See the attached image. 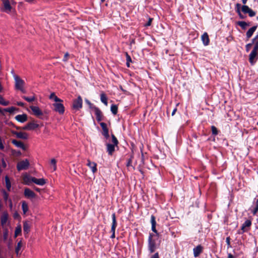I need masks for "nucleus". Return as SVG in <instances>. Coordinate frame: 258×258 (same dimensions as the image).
Here are the masks:
<instances>
[{"label": "nucleus", "instance_id": "de8ad7c7", "mask_svg": "<svg viewBox=\"0 0 258 258\" xmlns=\"http://www.w3.org/2000/svg\"><path fill=\"white\" fill-rule=\"evenodd\" d=\"M4 143L5 141L0 137V150H3L5 149Z\"/></svg>", "mask_w": 258, "mask_h": 258}, {"label": "nucleus", "instance_id": "bf43d9fd", "mask_svg": "<svg viewBox=\"0 0 258 258\" xmlns=\"http://www.w3.org/2000/svg\"><path fill=\"white\" fill-rule=\"evenodd\" d=\"M17 104L18 106H21V107H23L24 106V105H25V104L23 102H17Z\"/></svg>", "mask_w": 258, "mask_h": 258}, {"label": "nucleus", "instance_id": "c85d7f7f", "mask_svg": "<svg viewBox=\"0 0 258 258\" xmlns=\"http://www.w3.org/2000/svg\"><path fill=\"white\" fill-rule=\"evenodd\" d=\"M237 25L239 26L242 29L245 30L247 27L250 25V23H247L245 21H238L237 22Z\"/></svg>", "mask_w": 258, "mask_h": 258}, {"label": "nucleus", "instance_id": "774afa93", "mask_svg": "<svg viewBox=\"0 0 258 258\" xmlns=\"http://www.w3.org/2000/svg\"><path fill=\"white\" fill-rule=\"evenodd\" d=\"M142 162H143V163H144V156L143 153L142 152Z\"/></svg>", "mask_w": 258, "mask_h": 258}, {"label": "nucleus", "instance_id": "864d4df0", "mask_svg": "<svg viewBox=\"0 0 258 258\" xmlns=\"http://www.w3.org/2000/svg\"><path fill=\"white\" fill-rule=\"evenodd\" d=\"M252 42L251 43H248L245 46V48H246V51H248L249 50V49H250L251 46H252Z\"/></svg>", "mask_w": 258, "mask_h": 258}, {"label": "nucleus", "instance_id": "603ef678", "mask_svg": "<svg viewBox=\"0 0 258 258\" xmlns=\"http://www.w3.org/2000/svg\"><path fill=\"white\" fill-rule=\"evenodd\" d=\"M100 125L102 129V131H103L104 130H106L107 129V124L104 123V122H101L100 123Z\"/></svg>", "mask_w": 258, "mask_h": 258}, {"label": "nucleus", "instance_id": "a878e982", "mask_svg": "<svg viewBox=\"0 0 258 258\" xmlns=\"http://www.w3.org/2000/svg\"><path fill=\"white\" fill-rule=\"evenodd\" d=\"M257 55V51L252 50L249 55V61L251 64L253 63V59Z\"/></svg>", "mask_w": 258, "mask_h": 258}, {"label": "nucleus", "instance_id": "ddd939ff", "mask_svg": "<svg viewBox=\"0 0 258 258\" xmlns=\"http://www.w3.org/2000/svg\"><path fill=\"white\" fill-rule=\"evenodd\" d=\"M93 109L95 111V114L96 117V120L98 122L100 121L102 119V112L100 109L97 107L94 106Z\"/></svg>", "mask_w": 258, "mask_h": 258}, {"label": "nucleus", "instance_id": "20e7f679", "mask_svg": "<svg viewBox=\"0 0 258 258\" xmlns=\"http://www.w3.org/2000/svg\"><path fill=\"white\" fill-rule=\"evenodd\" d=\"M13 77L15 80V87L16 90H18L20 89V88L24 87L25 82L24 80L15 74L14 75Z\"/></svg>", "mask_w": 258, "mask_h": 258}, {"label": "nucleus", "instance_id": "dca6fc26", "mask_svg": "<svg viewBox=\"0 0 258 258\" xmlns=\"http://www.w3.org/2000/svg\"><path fill=\"white\" fill-rule=\"evenodd\" d=\"M112 217V225H111V232H115V229L117 226V221L116 219V216L115 214L114 213L111 215Z\"/></svg>", "mask_w": 258, "mask_h": 258}, {"label": "nucleus", "instance_id": "e2e57ef3", "mask_svg": "<svg viewBox=\"0 0 258 258\" xmlns=\"http://www.w3.org/2000/svg\"><path fill=\"white\" fill-rule=\"evenodd\" d=\"M176 111H177V108H176V107L173 109V111H172V114H171V115H172V116H173V115L175 114V112H176Z\"/></svg>", "mask_w": 258, "mask_h": 258}, {"label": "nucleus", "instance_id": "cd10ccee", "mask_svg": "<svg viewBox=\"0 0 258 258\" xmlns=\"http://www.w3.org/2000/svg\"><path fill=\"white\" fill-rule=\"evenodd\" d=\"M22 240H20L18 242L17 245L15 248V252L17 256L20 255L22 253V251H21V248L22 247Z\"/></svg>", "mask_w": 258, "mask_h": 258}, {"label": "nucleus", "instance_id": "052dcab7", "mask_svg": "<svg viewBox=\"0 0 258 258\" xmlns=\"http://www.w3.org/2000/svg\"><path fill=\"white\" fill-rule=\"evenodd\" d=\"M8 237V232L6 231L4 233V240H6Z\"/></svg>", "mask_w": 258, "mask_h": 258}, {"label": "nucleus", "instance_id": "4c0bfd02", "mask_svg": "<svg viewBox=\"0 0 258 258\" xmlns=\"http://www.w3.org/2000/svg\"><path fill=\"white\" fill-rule=\"evenodd\" d=\"M133 158L134 155H131L130 158L127 161L126 165L127 167H132L133 169H135V167L133 166L132 164Z\"/></svg>", "mask_w": 258, "mask_h": 258}, {"label": "nucleus", "instance_id": "423d86ee", "mask_svg": "<svg viewBox=\"0 0 258 258\" xmlns=\"http://www.w3.org/2000/svg\"><path fill=\"white\" fill-rule=\"evenodd\" d=\"M29 166V162L27 159L22 160L18 163L17 168L18 171L27 169Z\"/></svg>", "mask_w": 258, "mask_h": 258}, {"label": "nucleus", "instance_id": "7ed1b4c3", "mask_svg": "<svg viewBox=\"0 0 258 258\" xmlns=\"http://www.w3.org/2000/svg\"><path fill=\"white\" fill-rule=\"evenodd\" d=\"M251 225L252 222L251 220H246L242 224L241 229L237 231V233L239 234H242L245 232H248L250 230Z\"/></svg>", "mask_w": 258, "mask_h": 258}, {"label": "nucleus", "instance_id": "680f3d73", "mask_svg": "<svg viewBox=\"0 0 258 258\" xmlns=\"http://www.w3.org/2000/svg\"><path fill=\"white\" fill-rule=\"evenodd\" d=\"M18 90L21 91L22 93H26V90L24 89V87L20 88V89H19Z\"/></svg>", "mask_w": 258, "mask_h": 258}, {"label": "nucleus", "instance_id": "393cba45", "mask_svg": "<svg viewBox=\"0 0 258 258\" xmlns=\"http://www.w3.org/2000/svg\"><path fill=\"white\" fill-rule=\"evenodd\" d=\"M255 202V206L254 208L251 209V213L253 215H255L258 212V196H256L254 199Z\"/></svg>", "mask_w": 258, "mask_h": 258}, {"label": "nucleus", "instance_id": "338daca9", "mask_svg": "<svg viewBox=\"0 0 258 258\" xmlns=\"http://www.w3.org/2000/svg\"><path fill=\"white\" fill-rule=\"evenodd\" d=\"M86 102L90 105V107H91V105H92V103L88 100H86Z\"/></svg>", "mask_w": 258, "mask_h": 258}, {"label": "nucleus", "instance_id": "c756f323", "mask_svg": "<svg viewBox=\"0 0 258 258\" xmlns=\"http://www.w3.org/2000/svg\"><path fill=\"white\" fill-rule=\"evenodd\" d=\"M254 44V48L253 50L257 51L258 50V34H257L252 39V44Z\"/></svg>", "mask_w": 258, "mask_h": 258}, {"label": "nucleus", "instance_id": "3c124183", "mask_svg": "<svg viewBox=\"0 0 258 258\" xmlns=\"http://www.w3.org/2000/svg\"><path fill=\"white\" fill-rule=\"evenodd\" d=\"M230 240H231V239H230V237L229 236L227 237L226 238V242L227 243L228 247H231Z\"/></svg>", "mask_w": 258, "mask_h": 258}, {"label": "nucleus", "instance_id": "79ce46f5", "mask_svg": "<svg viewBox=\"0 0 258 258\" xmlns=\"http://www.w3.org/2000/svg\"><path fill=\"white\" fill-rule=\"evenodd\" d=\"M102 134L106 140L109 138V131L108 128L102 131Z\"/></svg>", "mask_w": 258, "mask_h": 258}, {"label": "nucleus", "instance_id": "5fc2aeb1", "mask_svg": "<svg viewBox=\"0 0 258 258\" xmlns=\"http://www.w3.org/2000/svg\"><path fill=\"white\" fill-rule=\"evenodd\" d=\"M69 55V54L68 52H67V53H65V54L64 55V57L63 58V59H62L63 61L65 62V61H67L68 60Z\"/></svg>", "mask_w": 258, "mask_h": 258}, {"label": "nucleus", "instance_id": "ea45409f", "mask_svg": "<svg viewBox=\"0 0 258 258\" xmlns=\"http://www.w3.org/2000/svg\"><path fill=\"white\" fill-rule=\"evenodd\" d=\"M9 104V101L5 100L3 96L0 95V104L4 106H7Z\"/></svg>", "mask_w": 258, "mask_h": 258}, {"label": "nucleus", "instance_id": "c03bdc74", "mask_svg": "<svg viewBox=\"0 0 258 258\" xmlns=\"http://www.w3.org/2000/svg\"><path fill=\"white\" fill-rule=\"evenodd\" d=\"M51 164L53 166V171L56 170V161L55 159H52L50 161Z\"/></svg>", "mask_w": 258, "mask_h": 258}, {"label": "nucleus", "instance_id": "a19ab883", "mask_svg": "<svg viewBox=\"0 0 258 258\" xmlns=\"http://www.w3.org/2000/svg\"><path fill=\"white\" fill-rule=\"evenodd\" d=\"M241 11L244 13V14H247L248 12H249V10H250V8H249L248 6L244 5L243 6H242V7L241 6Z\"/></svg>", "mask_w": 258, "mask_h": 258}, {"label": "nucleus", "instance_id": "b1692460", "mask_svg": "<svg viewBox=\"0 0 258 258\" xmlns=\"http://www.w3.org/2000/svg\"><path fill=\"white\" fill-rule=\"evenodd\" d=\"M202 40L204 45L207 46L209 44L210 40L208 34L205 32L202 36Z\"/></svg>", "mask_w": 258, "mask_h": 258}, {"label": "nucleus", "instance_id": "7c9ffc66", "mask_svg": "<svg viewBox=\"0 0 258 258\" xmlns=\"http://www.w3.org/2000/svg\"><path fill=\"white\" fill-rule=\"evenodd\" d=\"M8 219V214L7 213H4L1 217V224L2 225H5L7 222Z\"/></svg>", "mask_w": 258, "mask_h": 258}, {"label": "nucleus", "instance_id": "37998d69", "mask_svg": "<svg viewBox=\"0 0 258 258\" xmlns=\"http://www.w3.org/2000/svg\"><path fill=\"white\" fill-rule=\"evenodd\" d=\"M2 193L3 195V198L5 201V202H7L9 199V194L6 192V191L5 189L2 190Z\"/></svg>", "mask_w": 258, "mask_h": 258}, {"label": "nucleus", "instance_id": "9b49d317", "mask_svg": "<svg viewBox=\"0 0 258 258\" xmlns=\"http://www.w3.org/2000/svg\"><path fill=\"white\" fill-rule=\"evenodd\" d=\"M203 247L199 244L193 249L194 256L195 257H198L200 254L203 252Z\"/></svg>", "mask_w": 258, "mask_h": 258}, {"label": "nucleus", "instance_id": "58836bf2", "mask_svg": "<svg viewBox=\"0 0 258 258\" xmlns=\"http://www.w3.org/2000/svg\"><path fill=\"white\" fill-rule=\"evenodd\" d=\"M22 98L26 101L28 102H32L35 100V97L34 96L31 97H27L25 96H22Z\"/></svg>", "mask_w": 258, "mask_h": 258}, {"label": "nucleus", "instance_id": "09e8293b", "mask_svg": "<svg viewBox=\"0 0 258 258\" xmlns=\"http://www.w3.org/2000/svg\"><path fill=\"white\" fill-rule=\"evenodd\" d=\"M248 16L250 17L254 16L256 14L255 12L253 11L251 9H250L249 12L247 13Z\"/></svg>", "mask_w": 258, "mask_h": 258}, {"label": "nucleus", "instance_id": "69168bd1", "mask_svg": "<svg viewBox=\"0 0 258 258\" xmlns=\"http://www.w3.org/2000/svg\"><path fill=\"white\" fill-rule=\"evenodd\" d=\"M111 233H112V234L110 236V238H112V239H113V238H114L115 237V232H111Z\"/></svg>", "mask_w": 258, "mask_h": 258}, {"label": "nucleus", "instance_id": "f8f14e48", "mask_svg": "<svg viewBox=\"0 0 258 258\" xmlns=\"http://www.w3.org/2000/svg\"><path fill=\"white\" fill-rule=\"evenodd\" d=\"M30 108H31V109L33 112V114L35 116L39 117L40 116L42 115L43 113L38 106H31Z\"/></svg>", "mask_w": 258, "mask_h": 258}, {"label": "nucleus", "instance_id": "f3484780", "mask_svg": "<svg viewBox=\"0 0 258 258\" xmlns=\"http://www.w3.org/2000/svg\"><path fill=\"white\" fill-rule=\"evenodd\" d=\"M235 11L237 13L239 18L241 19H245L246 16H244L242 14L241 12V4H239V3H237L235 5Z\"/></svg>", "mask_w": 258, "mask_h": 258}, {"label": "nucleus", "instance_id": "bb28decb", "mask_svg": "<svg viewBox=\"0 0 258 258\" xmlns=\"http://www.w3.org/2000/svg\"><path fill=\"white\" fill-rule=\"evenodd\" d=\"M30 226L28 221L23 223V231L25 234H27L30 231Z\"/></svg>", "mask_w": 258, "mask_h": 258}, {"label": "nucleus", "instance_id": "aec40b11", "mask_svg": "<svg viewBox=\"0 0 258 258\" xmlns=\"http://www.w3.org/2000/svg\"><path fill=\"white\" fill-rule=\"evenodd\" d=\"M12 143L17 147L20 148L23 150H26L25 146L21 141H17L16 140H13Z\"/></svg>", "mask_w": 258, "mask_h": 258}, {"label": "nucleus", "instance_id": "1a4fd4ad", "mask_svg": "<svg viewBox=\"0 0 258 258\" xmlns=\"http://www.w3.org/2000/svg\"><path fill=\"white\" fill-rule=\"evenodd\" d=\"M151 223L152 225L151 229L153 232L155 233L154 236L157 237H159V233L158 232L157 230L156 229V218L153 215H152L151 216Z\"/></svg>", "mask_w": 258, "mask_h": 258}, {"label": "nucleus", "instance_id": "473e14b6", "mask_svg": "<svg viewBox=\"0 0 258 258\" xmlns=\"http://www.w3.org/2000/svg\"><path fill=\"white\" fill-rule=\"evenodd\" d=\"M101 101L105 105H107V98L104 93H102L100 94Z\"/></svg>", "mask_w": 258, "mask_h": 258}, {"label": "nucleus", "instance_id": "412c9836", "mask_svg": "<svg viewBox=\"0 0 258 258\" xmlns=\"http://www.w3.org/2000/svg\"><path fill=\"white\" fill-rule=\"evenodd\" d=\"M257 27V25H255L251 27L246 32V36L247 39L250 38L253 35L254 32L256 30Z\"/></svg>", "mask_w": 258, "mask_h": 258}, {"label": "nucleus", "instance_id": "f03ea898", "mask_svg": "<svg viewBox=\"0 0 258 258\" xmlns=\"http://www.w3.org/2000/svg\"><path fill=\"white\" fill-rule=\"evenodd\" d=\"M154 235L152 233H150L148 239V247L150 253H153L157 248L155 239H153Z\"/></svg>", "mask_w": 258, "mask_h": 258}, {"label": "nucleus", "instance_id": "2f4dec72", "mask_svg": "<svg viewBox=\"0 0 258 258\" xmlns=\"http://www.w3.org/2000/svg\"><path fill=\"white\" fill-rule=\"evenodd\" d=\"M50 99H53L55 102H62L63 100L61 99L58 98L55 94L54 93H51L49 96Z\"/></svg>", "mask_w": 258, "mask_h": 258}, {"label": "nucleus", "instance_id": "6e6d98bb", "mask_svg": "<svg viewBox=\"0 0 258 258\" xmlns=\"http://www.w3.org/2000/svg\"><path fill=\"white\" fill-rule=\"evenodd\" d=\"M126 62H127L128 63H130L131 62H132V58L131 57V56L126 53Z\"/></svg>", "mask_w": 258, "mask_h": 258}, {"label": "nucleus", "instance_id": "0eeeda50", "mask_svg": "<svg viewBox=\"0 0 258 258\" xmlns=\"http://www.w3.org/2000/svg\"><path fill=\"white\" fill-rule=\"evenodd\" d=\"M83 100L80 96H79L76 99L73 101V108L76 110H79L82 108Z\"/></svg>", "mask_w": 258, "mask_h": 258}, {"label": "nucleus", "instance_id": "a211bd4d", "mask_svg": "<svg viewBox=\"0 0 258 258\" xmlns=\"http://www.w3.org/2000/svg\"><path fill=\"white\" fill-rule=\"evenodd\" d=\"M15 119L19 122L23 123L27 120V115L26 114H19L16 116Z\"/></svg>", "mask_w": 258, "mask_h": 258}, {"label": "nucleus", "instance_id": "72a5a7b5", "mask_svg": "<svg viewBox=\"0 0 258 258\" xmlns=\"http://www.w3.org/2000/svg\"><path fill=\"white\" fill-rule=\"evenodd\" d=\"M5 181H6V185L7 189L8 191H10L11 187V183L10 180V179L8 176H6L5 177Z\"/></svg>", "mask_w": 258, "mask_h": 258}, {"label": "nucleus", "instance_id": "e433bc0d", "mask_svg": "<svg viewBox=\"0 0 258 258\" xmlns=\"http://www.w3.org/2000/svg\"><path fill=\"white\" fill-rule=\"evenodd\" d=\"M110 110L113 114L116 115L117 113V110H118L117 106L115 104H112L111 106Z\"/></svg>", "mask_w": 258, "mask_h": 258}, {"label": "nucleus", "instance_id": "f704fd0d", "mask_svg": "<svg viewBox=\"0 0 258 258\" xmlns=\"http://www.w3.org/2000/svg\"><path fill=\"white\" fill-rule=\"evenodd\" d=\"M21 231L22 227L21 225H17L15 231V237H17L20 234H21Z\"/></svg>", "mask_w": 258, "mask_h": 258}, {"label": "nucleus", "instance_id": "6e6552de", "mask_svg": "<svg viewBox=\"0 0 258 258\" xmlns=\"http://www.w3.org/2000/svg\"><path fill=\"white\" fill-rule=\"evenodd\" d=\"M3 4L4 7L1 9V11L6 13L9 14L12 9V7L10 4V2L9 0H5L3 1Z\"/></svg>", "mask_w": 258, "mask_h": 258}, {"label": "nucleus", "instance_id": "a18cd8bd", "mask_svg": "<svg viewBox=\"0 0 258 258\" xmlns=\"http://www.w3.org/2000/svg\"><path fill=\"white\" fill-rule=\"evenodd\" d=\"M16 110V108L15 107H11L7 108L4 109V111L5 112H8L10 113H13Z\"/></svg>", "mask_w": 258, "mask_h": 258}, {"label": "nucleus", "instance_id": "9d476101", "mask_svg": "<svg viewBox=\"0 0 258 258\" xmlns=\"http://www.w3.org/2000/svg\"><path fill=\"white\" fill-rule=\"evenodd\" d=\"M39 124L35 123L34 121L28 122L26 125L23 127L24 130L31 131L38 127Z\"/></svg>", "mask_w": 258, "mask_h": 258}, {"label": "nucleus", "instance_id": "49530a36", "mask_svg": "<svg viewBox=\"0 0 258 258\" xmlns=\"http://www.w3.org/2000/svg\"><path fill=\"white\" fill-rule=\"evenodd\" d=\"M211 130L213 135L216 136L218 134V131L214 125H212Z\"/></svg>", "mask_w": 258, "mask_h": 258}, {"label": "nucleus", "instance_id": "0e129e2a", "mask_svg": "<svg viewBox=\"0 0 258 258\" xmlns=\"http://www.w3.org/2000/svg\"><path fill=\"white\" fill-rule=\"evenodd\" d=\"M227 258H235V257L231 253H229L228 254V256Z\"/></svg>", "mask_w": 258, "mask_h": 258}, {"label": "nucleus", "instance_id": "4be33fe9", "mask_svg": "<svg viewBox=\"0 0 258 258\" xmlns=\"http://www.w3.org/2000/svg\"><path fill=\"white\" fill-rule=\"evenodd\" d=\"M14 134L16 135V137L19 139L26 140L28 138V134L24 132H15Z\"/></svg>", "mask_w": 258, "mask_h": 258}, {"label": "nucleus", "instance_id": "39448f33", "mask_svg": "<svg viewBox=\"0 0 258 258\" xmlns=\"http://www.w3.org/2000/svg\"><path fill=\"white\" fill-rule=\"evenodd\" d=\"M54 110L55 112L59 113L60 114H62L64 112V107L62 102H57L53 103Z\"/></svg>", "mask_w": 258, "mask_h": 258}, {"label": "nucleus", "instance_id": "2eb2a0df", "mask_svg": "<svg viewBox=\"0 0 258 258\" xmlns=\"http://www.w3.org/2000/svg\"><path fill=\"white\" fill-rule=\"evenodd\" d=\"M24 194L26 198L29 199L34 198L35 197V194L28 188H26L24 189Z\"/></svg>", "mask_w": 258, "mask_h": 258}, {"label": "nucleus", "instance_id": "6ab92c4d", "mask_svg": "<svg viewBox=\"0 0 258 258\" xmlns=\"http://www.w3.org/2000/svg\"><path fill=\"white\" fill-rule=\"evenodd\" d=\"M34 177L31 176L29 175L26 174L23 177V182L25 184L29 185L31 184L32 181V179H33Z\"/></svg>", "mask_w": 258, "mask_h": 258}, {"label": "nucleus", "instance_id": "5701e85b", "mask_svg": "<svg viewBox=\"0 0 258 258\" xmlns=\"http://www.w3.org/2000/svg\"><path fill=\"white\" fill-rule=\"evenodd\" d=\"M33 182L39 185H43L46 183V181L44 178H36L34 177L32 179Z\"/></svg>", "mask_w": 258, "mask_h": 258}, {"label": "nucleus", "instance_id": "c9c22d12", "mask_svg": "<svg viewBox=\"0 0 258 258\" xmlns=\"http://www.w3.org/2000/svg\"><path fill=\"white\" fill-rule=\"evenodd\" d=\"M22 209L24 214H26L28 211V205L25 201H23L22 203Z\"/></svg>", "mask_w": 258, "mask_h": 258}, {"label": "nucleus", "instance_id": "8fccbe9b", "mask_svg": "<svg viewBox=\"0 0 258 258\" xmlns=\"http://www.w3.org/2000/svg\"><path fill=\"white\" fill-rule=\"evenodd\" d=\"M2 161V167L3 168H6L7 167V163L4 158H3L1 160Z\"/></svg>", "mask_w": 258, "mask_h": 258}, {"label": "nucleus", "instance_id": "4468645a", "mask_svg": "<svg viewBox=\"0 0 258 258\" xmlns=\"http://www.w3.org/2000/svg\"><path fill=\"white\" fill-rule=\"evenodd\" d=\"M87 165L91 169L93 173H94L97 172V164L95 162H92L89 159H88Z\"/></svg>", "mask_w": 258, "mask_h": 258}, {"label": "nucleus", "instance_id": "13d9d810", "mask_svg": "<svg viewBox=\"0 0 258 258\" xmlns=\"http://www.w3.org/2000/svg\"><path fill=\"white\" fill-rule=\"evenodd\" d=\"M150 258H159L158 252L154 253Z\"/></svg>", "mask_w": 258, "mask_h": 258}, {"label": "nucleus", "instance_id": "4d7b16f0", "mask_svg": "<svg viewBox=\"0 0 258 258\" xmlns=\"http://www.w3.org/2000/svg\"><path fill=\"white\" fill-rule=\"evenodd\" d=\"M153 19L152 18H149V21L148 22L145 24V26H149L151 25V22H152V21Z\"/></svg>", "mask_w": 258, "mask_h": 258}, {"label": "nucleus", "instance_id": "f257e3e1", "mask_svg": "<svg viewBox=\"0 0 258 258\" xmlns=\"http://www.w3.org/2000/svg\"><path fill=\"white\" fill-rule=\"evenodd\" d=\"M112 144L106 143V150L109 155L111 156L115 151V147H117L118 141L114 134H111Z\"/></svg>", "mask_w": 258, "mask_h": 258}]
</instances>
